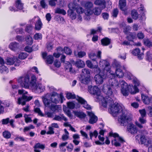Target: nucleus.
I'll use <instances>...</instances> for the list:
<instances>
[{
  "instance_id": "nucleus-42",
  "label": "nucleus",
  "mask_w": 152,
  "mask_h": 152,
  "mask_svg": "<svg viewBox=\"0 0 152 152\" xmlns=\"http://www.w3.org/2000/svg\"><path fill=\"white\" fill-rule=\"evenodd\" d=\"M141 97L142 100L145 104H148L149 103L150 97L143 94H142Z\"/></svg>"
},
{
  "instance_id": "nucleus-9",
  "label": "nucleus",
  "mask_w": 152,
  "mask_h": 152,
  "mask_svg": "<svg viewBox=\"0 0 152 152\" xmlns=\"http://www.w3.org/2000/svg\"><path fill=\"white\" fill-rule=\"evenodd\" d=\"M131 121H130L125 126H126L128 124L127 126V131L129 132L132 134H133L136 133L137 132V130L136 127L134 125L130 122ZM123 126H124L125 125Z\"/></svg>"
},
{
  "instance_id": "nucleus-25",
  "label": "nucleus",
  "mask_w": 152,
  "mask_h": 152,
  "mask_svg": "<svg viewBox=\"0 0 152 152\" xmlns=\"http://www.w3.org/2000/svg\"><path fill=\"white\" fill-rule=\"evenodd\" d=\"M90 71L87 69L84 68L82 69V73L80 76L89 77H90Z\"/></svg>"
},
{
  "instance_id": "nucleus-14",
  "label": "nucleus",
  "mask_w": 152,
  "mask_h": 152,
  "mask_svg": "<svg viewBox=\"0 0 152 152\" xmlns=\"http://www.w3.org/2000/svg\"><path fill=\"white\" fill-rule=\"evenodd\" d=\"M88 114L89 117L88 122L90 124H93L96 122L98 118L92 112H88Z\"/></svg>"
},
{
  "instance_id": "nucleus-11",
  "label": "nucleus",
  "mask_w": 152,
  "mask_h": 152,
  "mask_svg": "<svg viewBox=\"0 0 152 152\" xmlns=\"http://www.w3.org/2000/svg\"><path fill=\"white\" fill-rule=\"evenodd\" d=\"M50 100L51 102L55 104L59 103L60 101L59 95L56 92H53L51 94Z\"/></svg>"
},
{
  "instance_id": "nucleus-40",
  "label": "nucleus",
  "mask_w": 152,
  "mask_h": 152,
  "mask_svg": "<svg viewBox=\"0 0 152 152\" xmlns=\"http://www.w3.org/2000/svg\"><path fill=\"white\" fill-rule=\"evenodd\" d=\"M67 13L71 18L73 20L75 19L76 17V14L71 10H68Z\"/></svg>"
},
{
  "instance_id": "nucleus-27",
  "label": "nucleus",
  "mask_w": 152,
  "mask_h": 152,
  "mask_svg": "<svg viewBox=\"0 0 152 152\" xmlns=\"http://www.w3.org/2000/svg\"><path fill=\"white\" fill-rule=\"evenodd\" d=\"M120 26L124 29L123 31L126 34H128L129 32V31L131 29V27L128 26H126L124 23H122L120 25Z\"/></svg>"
},
{
  "instance_id": "nucleus-53",
  "label": "nucleus",
  "mask_w": 152,
  "mask_h": 152,
  "mask_svg": "<svg viewBox=\"0 0 152 152\" xmlns=\"http://www.w3.org/2000/svg\"><path fill=\"white\" fill-rule=\"evenodd\" d=\"M6 64L7 65H11L14 63V58L13 59L10 58H7L6 59Z\"/></svg>"
},
{
  "instance_id": "nucleus-34",
  "label": "nucleus",
  "mask_w": 152,
  "mask_h": 152,
  "mask_svg": "<svg viewBox=\"0 0 152 152\" xmlns=\"http://www.w3.org/2000/svg\"><path fill=\"white\" fill-rule=\"evenodd\" d=\"M110 41L111 40L107 37L103 38L101 40L102 44L103 46H107L108 45L110 44Z\"/></svg>"
},
{
  "instance_id": "nucleus-13",
  "label": "nucleus",
  "mask_w": 152,
  "mask_h": 152,
  "mask_svg": "<svg viewBox=\"0 0 152 152\" xmlns=\"http://www.w3.org/2000/svg\"><path fill=\"white\" fill-rule=\"evenodd\" d=\"M119 5L120 9L124 12V14L126 15L127 14L126 11L127 8L126 7V0H119Z\"/></svg>"
},
{
  "instance_id": "nucleus-7",
  "label": "nucleus",
  "mask_w": 152,
  "mask_h": 152,
  "mask_svg": "<svg viewBox=\"0 0 152 152\" xmlns=\"http://www.w3.org/2000/svg\"><path fill=\"white\" fill-rule=\"evenodd\" d=\"M66 96L68 99L76 98L78 102L83 105V107L84 108L87 110H89L91 109V107L88 104L87 102L82 97L78 96H77L76 97L75 94H73L71 93H67L66 94Z\"/></svg>"
},
{
  "instance_id": "nucleus-6",
  "label": "nucleus",
  "mask_w": 152,
  "mask_h": 152,
  "mask_svg": "<svg viewBox=\"0 0 152 152\" xmlns=\"http://www.w3.org/2000/svg\"><path fill=\"white\" fill-rule=\"evenodd\" d=\"M30 79L28 75H25L19 77L17 81L22 87L28 88L30 86Z\"/></svg>"
},
{
  "instance_id": "nucleus-38",
  "label": "nucleus",
  "mask_w": 152,
  "mask_h": 152,
  "mask_svg": "<svg viewBox=\"0 0 152 152\" xmlns=\"http://www.w3.org/2000/svg\"><path fill=\"white\" fill-rule=\"evenodd\" d=\"M67 144V142H63L60 144L59 145V148L60 151L64 152H65L66 149L65 146Z\"/></svg>"
},
{
  "instance_id": "nucleus-3",
  "label": "nucleus",
  "mask_w": 152,
  "mask_h": 152,
  "mask_svg": "<svg viewBox=\"0 0 152 152\" xmlns=\"http://www.w3.org/2000/svg\"><path fill=\"white\" fill-rule=\"evenodd\" d=\"M133 81L135 85L132 86L129 85V87L127 84L124 81L122 80H120V84L121 86V91L123 95L128 96L129 92L132 94H134L139 92V89L137 86L139 85L140 83L138 81L135 80H134Z\"/></svg>"
},
{
  "instance_id": "nucleus-12",
  "label": "nucleus",
  "mask_w": 152,
  "mask_h": 152,
  "mask_svg": "<svg viewBox=\"0 0 152 152\" xmlns=\"http://www.w3.org/2000/svg\"><path fill=\"white\" fill-rule=\"evenodd\" d=\"M36 18L37 19V21L35 24V28L36 29L39 30H40L42 28V23L39 17H35L31 20H30V21L31 22V23L32 22V23H33L35 20V19Z\"/></svg>"
},
{
  "instance_id": "nucleus-63",
  "label": "nucleus",
  "mask_w": 152,
  "mask_h": 152,
  "mask_svg": "<svg viewBox=\"0 0 152 152\" xmlns=\"http://www.w3.org/2000/svg\"><path fill=\"white\" fill-rule=\"evenodd\" d=\"M68 107L71 109H73L75 107V104L72 102H68L67 103Z\"/></svg>"
},
{
  "instance_id": "nucleus-5",
  "label": "nucleus",
  "mask_w": 152,
  "mask_h": 152,
  "mask_svg": "<svg viewBox=\"0 0 152 152\" xmlns=\"http://www.w3.org/2000/svg\"><path fill=\"white\" fill-rule=\"evenodd\" d=\"M18 92L19 94L22 95L21 97L18 99V103L19 104L24 105L26 104V102L30 101L33 98L32 96H29L27 91L24 89H19Z\"/></svg>"
},
{
  "instance_id": "nucleus-46",
  "label": "nucleus",
  "mask_w": 152,
  "mask_h": 152,
  "mask_svg": "<svg viewBox=\"0 0 152 152\" xmlns=\"http://www.w3.org/2000/svg\"><path fill=\"white\" fill-rule=\"evenodd\" d=\"M131 15L133 19L137 20L138 18V14L136 10H133L131 12Z\"/></svg>"
},
{
  "instance_id": "nucleus-49",
  "label": "nucleus",
  "mask_w": 152,
  "mask_h": 152,
  "mask_svg": "<svg viewBox=\"0 0 152 152\" xmlns=\"http://www.w3.org/2000/svg\"><path fill=\"white\" fill-rule=\"evenodd\" d=\"M145 58L146 60L151 61L152 60V53L150 51H148L146 54Z\"/></svg>"
},
{
  "instance_id": "nucleus-56",
  "label": "nucleus",
  "mask_w": 152,
  "mask_h": 152,
  "mask_svg": "<svg viewBox=\"0 0 152 152\" xmlns=\"http://www.w3.org/2000/svg\"><path fill=\"white\" fill-rule=\"evenodd\" d=\"M34 110L35 112L38 113V115L41 116H44L45 115L43 114L40 109L38 107L34 108Z\"/></svg>"
},
{
  "instance_id": "nucleus-22",
  "label": "nucleus",
  "mask_w": 152,
  "mask_h": 152,
  "mask_svg": "<svg viewBox=\"0 0 152 152\" xmlns=\"http://www.w3.org/2000/svg\"><path fill=\"white\" fill-rule=\"evenodd\" d=\"M101 52L100 51H98L97 55L96 56L95 53H91L89 54V58L93 61H96V58H101Z\"/></svg>"
},
{
  "instance_id": "nucleus-61",
  "label": "nucleus",
  "mask_w": 152,
  "mask_h": 152,
  "mask_svg": "<svg viewBox=\"0 0 152 152\" xmlns=\"http://www.w3.org/2000/svg\"><path fill=\"white\" fill-rule=\"evenodd\" d=\"M118 13V10L117 8L114 9L113 11L112 16L115 18H116Z\"/></svg>"
},
{
  "instance_id": "nucleus-8",
  "label": "nucleus",
  "mask_w": 152,
  "mask_h": 152,
  "mask_svg": "<svg viewBox=\"0 0 152 152\" xmlns=\"http://www.w3.org/2000/svg\"><path fill=\"white\" fill-rule=\"evenodd\" d=\"M31 88L33 91L39 93L43 92L45 90V86L41 83L36 84Z\"/></svg>"
},
{
  "instance_id": "nucleus-10",
  "label": "nucleus",
  "mask_w": 152,
  "mask_h": 152,
  "mask_svg": "<svg viewBox=\"0 0 152 152\" xmlns=\"http://www.w3.org/2000/svg\"><path fill=\"white\" fill-rule=\"evenodd\" d=\"M105 77V75L104 74L102 75L101 73H100L99 74L95 75L94 79L97 84H101L103 82Z\"/></svg>"
},
{
  "instance_id": "nucleus-64",
  "label": "nucleus",
  "mask_w": 152,
  "mask_h": 152,
  "mask_svg": "<svg viewBox=\"0 0 152 152\" xmlns=\"http://www.w3.org/2000/svg\"><path fill=\"white\" fill-rule=\"evenodd\" d=\"M76 5L74 3H70L69 5V10H75L76 8Z\"/></svg>"
},
{
  "instance_id": "nucleus-15",
  "label": "nucleus",
  "mask_w": 152,
  "mask_h": 152,
  "mask_svg": "<svg viewBox=\"0 0 152 152\" xmlns=\"http://www.w3.org/2000/svg\"><path fill=\"white\" fill-rule=\"evenodd\" d=\"M136 141L139 143L141 144H145L146 143L147 139L144 135L142 134H138L135 136Z\"/></svg>"
},
{
  "instance_id": "nucleus-47",
  "label": "nucleus",
  "mask_w": 152,
  "mask_h": 152,
  "mask_svg": "<svg viewBox=\"0 0 152 152\" xmlns=\"http://www.w3.org/2000/svg\"><path fill=\"white\" fill-rule=\"evenodd\" d=\"M55 13H56L62 14L64 15L66 13V11L64 10L59 8H57L55 10Z\"/></svg>"
},
{
  "instance_id": "nucleus-24",
  "label": "nucleus",
  "mask_w": 152,
  "mask_h": 152,
  "mask_svg": "<svg viewBox=\"0 0 152 152\" xmlns=\"http://www.w3.org/2000/svg\"><path fill=\"white\" fill-rule=\"evenodd\" d=\"M94 3L96 5L100 6L102 9H103L105 7L106 2L104 0H96Z\"/></svg>"
},
{
  "instance_id": "nucleus-57",
  "label": "nucleus",
  "mask_w": 152,
  "mask_h": 152,
  "mask_svg": "<svg viewBox=\"0 0 152 152\" xmlns=\"http://www.w3.org/2000/svg\"><path fill=\"white\" fill-rule=\"evenodd\" d=\"M63 52H64L65 53L68 55H71L72 53L70 48L67 47H64Z\"/></svg>"
},
{
  "instance_id": "nucleus-17",
  "label": "nucleus",
  "mask_w": 152,
  "mask_h": 152,
  "mask_svg": "<svg viewBox=\"0 0 152 152\" xmlns=\"http://www.w3.org/2000/svg\"><path fill=\"white\" fill-rule=\"evenodd\" d=\"M131 53L134 56H137L139 59H142L144 57V54L141 53L140 50L139 48H136L132 51Z\"/></svg>"
},
{
  "instance_id": "nucleus-30",
  "label": "nucleus",
  "mask_w": 152,
  "mask_h": 152,
  "mask_svg": "<svg viewBox=\"0 0 152 152\" xmlns=\"http://www.w3.org/2000/svg\"><path fill=\"white\" fill-rule=\"evenodd\" d=\"M65 68L66 70H69V72L71 73H74L75 70L72 69V65L70 62H67L65 64Z\"/></svg>"
},
{
  "instance_id": "nucleus-58",
  "label": "nucleus",
  "mask_w": 152,
  "mask_h": 152,
  "mask_svg": "<svg viewBox=\"0 0 152 152\" xmlns=\"http://www.w3.org/2000/svg\"><path fill=\"white\" fill-rule=\"evenodd\" d=\"M42 99L43 101L44 104L47 107L49 105V101L48 99L43 97L42 98Z\"/></svg>"
},
{
  "instance_id": "nucleus-21",
  "label": "nucleus",
  "mask_w": 152,
  "mask_h": 152,
  "mask_svg": "<svg viewBox=\"0 0 152 152\" xmlns=\"http://www.w3.org/2000/svg\"><path fill=\"white\" fill-rule=\"evenodd\" d=\"M144 117H140L139 118V122H136V125L140 129L143 128V125L146 122V120L143 118Z\"/></svg>"
},
{
  "instance_id": "nucleus-39",
  "label": "nucleus",
  "mask_w": 152,
  "mask_h": 152,
  "mask_svg": "<svg viewBox=\"0 0 152 152\" xmlns=\"http://www.w3.org/2000/svg\"><path fill=\"white\" fill-rule=\"evenodd\" d=\"M74 114L75 115L81 119L84 118L86 116V115L82 112H75Z\"/></svg>"
},
{
  "instance_id": "nucleus-60",
  "label": "nucleus",
  "mask_w": 152,
  "mask_h": 152,
  "mask_svg": "<svg viewBox=\"0 0 152 152\" xmlns=\"http://www.w3.org/2000/svg\"><path fill=\"white\" fill-rule=\"evenodd\" d=\"M42 35L40 33H36L34 36V38L36 40L41 39L42 38Z\"/></svg>"
},
{
  "instance_id": "nucleus-19",
  "label": "nucleus",
  "mask_w": 152,
  "mask_h": 152,
  "mask_svg": "<svg viewBox=\"0 0 152 152\" xmlns=\"http://www.w3.org/2000/svg\"><path fill=\"white\" fill-rule=\"evenodd\" d=\"M81 5L84 7L85 9H92L93 4L91 2L83 1L81 3Z\"/></svg>"
},
{
  "instance_id": "nucleus-23",
  "label": "nucleus",
  "mask_w": 152,
  "mask_h": 152,
  "mask_svg": "<svg viewBox=\"0 0 152 152\" xmlns=\"http://www.w3.org/2000/svg\"><path fill=\"white\" fill-rule=\"evenodd\" d=\"M53 119L55 120L58 121H61L62 120H64V121H66L67 119L64 115L63 114H60L55 115Z\"/></svg>"
},
{
  "instance_id": "nucleus-16",
  "label": "nucleus",
  "mask_w": 152,
  "mask_h": 152,
  "mask_svg": "<svg viewBox=\"0 0 152 152\" xmlns=\"http://www.w3.org/2000/svg\"><path fill=\"white\" fill-rule=\"evenodd\" d=\"M85 15L83 17L84 19L86 21H89L90 20L91 15L93 14V10L91 9H85Z\"/></svg>"
},
{
  "instance_id": "nucleus-31",
  "label": "nucleus",
  "mask_w": 152,
  "mask_h": 152,
  "mask_svg": "<svg viewBox=\"0 0 152 152\" xmlns=\"http://www.w3.org/2000/svg\"><path fill=\"white\" fill-rule=\"evenodd\" d=\"M34 151L35 152H40V151L38 150L37 148H39L43 150L45 148V145L43 144H41L39 143H37L35 144L34 146Z\"/></svg>"
},
{
  "instance_id": "nucleus-29",
  "label": "nucleus",
  "mask_w": 152,
  "mask_h": 152,
  "mask_svg": "<svg viewBox=\"0 0 152 152\" xmlns=\"http://www.w3.org/2000/svg\"><path fill=\"white\" fill-rule=\"evenodd\" d=\"M19 47V44L15 42H11L9 45V48L12 50L14 51L18 49Z\"/></svg>"
},
{
  "instance_id": "nucleus-45",
  "label": "nucleus",
  "mask_w": 152,
  "mask_h": 152,
  "mask_svg": "<svg viewBox=\"0 0 152 152\" xmlns=\"http://www.w3.org/2000/svg\"><path fill=\"white\" fill-rule=\"evenodd\" d=\"M8 70L7 68L4 65L0 66V72L1 73H7Z\"/></svg>"
},
{
  "instance_id": "nucleus-20",
  "label": "nucleus",
  "mask_w": 152,
  "mask_h": 152,
  "mask_svg": "<svg viewBox=\"0 0 152 152\" xmlns=\"http://www.w3.org/2000/svg\"><path fill=\"white\" fill-rule=\"evenodd\" d=\"M118 141H117L116 139H115L114 140L112 141L111 143L115 146L118 147L120 146H121V143H123L125 142L124 140L120 137L118 138Z\"/></svg>"
},
{
  "instance_id": "nucleus-50",
  "label": "nucleus",
  "mask_w": 152,
  "mask_h": 152,
  "mask_svg": "<svg viewBox=\"0 0 152 152\" xmlns=\"http://www.w3.org/2000/svg\"><path fill=\"white\" fill-rule=\"evenodd\" d=\"M3 136L6 139H9L11 136L10 132L8 131H5L3 132Z\"/></svg>"
},
{
  "instance_id": "nucleus-41",
  "label": "nucleus",
  "mask_w": 152,
  "mask_h": 152,
  "mask_svg": "<svg viewBox=\"0 0 152 152\" xmlns=\"http://www.w3.org/2000/svg\"><path fill=\"white\" fill-rule=\"evenodd\" d=\"M74 53L75 56H77L80 58H81L86 55V53L84 51H81L77 52L75 51Z\"/></svg>"
},
{
  "instance_id": "nucleus-32",
  "label": "nucleus",
  "mask_w": 152,
  "mask_h": 152,
  "mask_svg": "<svg viewBox=\"0 0 152 152\" xmlns=\"http://www.w3.org/2000/svg\"><path fill=\"white\" fill-rule=\"evenodd\" d=\"M50 110L53 112L58 111L61 109L60 105L51 104L50 107Z\"/></svg>"
},
{
  "instance_id": "nucleus-52",
  "label": "nucleus",
  "mask_w": 152,
  "mask_h": 152,
  "mask_svg": "<svg viewBox=\"0 0 152 152\" xmlns=\"http://www.w3.org/2000/svg\"><path fill=\"white\" fill-rule=\"evenodd\" d=\"M26 40L27 44L29 45H31L33 42L32 38L30 36H27L26 38Z\"/></svg>"
},
{
  "instance_id": "nucleus-35",
  "label": "nucleus",
  "mask_w": 152,
  "mask_h": 152,
  "mask_svg": "<svg viewBox=\"0 0 152 152\" xmlns=\"http://www.w3.org/2000/svg\"><path fill=\"white\" fill-rule=\"evenodd\" d=\"M15 7L18 10H22L23 8V5L21 3L20 0H17L15 3Z\"/></svg>"
},
{
  "instance_id": "nucleus-51",
  "label": "nucleus",
  "mask_w": 152,
  "mask_h": 152,
  "mask_svg": "<svg viewBox=\"0 0 152 152\" xmlns=\"http://www.w3.org/2000/svg\"><path fill=\"white\" fill-rule=\"evenodd\" d=\"M28 56L27 54L26 53H21L18 56V58L21 59L26 58Z\"/></svg>"
},
{
  "instance_id": "nucleus-2",
  "label": "nucleus",
  "mask_w": 152,
  "mask_h": 152,
  "mask_svg": "<svg viewBox=\"0 0 152 152\" xmlns=\"http://www.w3.org/2000/svg\"><path fill=\"white\" fill-rule=\"evenodd\" d=\"M112 78L108 80V84H105L103 86L102 90L103 92L107 96H112L113 89H116L119 87V83L114 78L115 75L111 71L110 72Z\"/></svg>"
},
{
  "instance_id": "nucleus-59",
  "label": "nucleus",
  "mask_w": 152,
  "mask_h": 152,
  "mask_svg": "<svg viewBox=\"0 0 152 152\" xmlns=\"http://www.w3.org/2000/svg\"><path fill=\"white\" fill-rule=\"evenodd\" d=\"M86 63L87 66L88 67L91 68H93L95 67H97V65H96L95 66H94L91 62L90 61L88 60L86 61Z\"/></svg>"
},
{
  "instance_id": "nucleus-4",
  "label": "nucleus",
  "mask_w": 152,
  "mask_h": 152,
  "mask_svg": "<svg viewBox=\"0 0 152 152\" xmlns=\"http://www.w3.org/2000/svg\"><path fill=\"white\" fill-rule=\"evenodd\" d=\"M88 91L89 93L94 95V98L96 99V101L100 102L101 103L102 101H104L106 96L104 98L100 94V89L96 86H89L88 87Z\"/></svg>"
},
{
  "instance_id": "nucleus-28",
  "label": "nucleus",
  "mask_w": 152,
  "mask_h": 152,
  "mask_svg": "<svg viewBox=\"0 0 152 152\" xmlns=\"http://www.w3.org/2000/svg\"><path fill=\"white\" fill-rule=\"evenodd\" d=\"M37 81V78L34 75H32L31 77V80H30V86L32 88L33 87L35 86L36 84Z\"/></svg>"
},
{
  "instance_id": "nucleus-36",
  "label": "nucleus",
  "mask_w": 152,
  "mask_h": 152,
  "mask_svg": "<svg viewBox=\"0 0 152 152\" xmlns=\"http://www.w3.org/2000/svg\"><path fill=\"white\" fill-rule=\"evenodd\" d=\"M115 74L116 76L120 78L122 77L124 75V72L121 68L116 69Z\"/></svg>"
},
{
  "instance_id": "nucleus-26",
  "label": "nucleus",
  "mask_w": 152,
  "mask_h": 152,
  "mask_svg": "<svg viewBox=\"0 0 152 152\" xmlns=\"http://www.w3.org/2000/svg\"><path fill=\"white\" fill-rule=\"evenodd\" d=\"M79 80L82 83L86 84L89 83L90 79L89 77L80 76L79 77Z\"/></svg>"
},
{
  "instance_id": "nucleus-44",
  "label": "nucleus",
  "mask_w": 152,
  "mask_h": 152,
  "mask_svg": "<svg viewBox=\"0 0 152 152\" xmlns=\"http://www.w3.org/2000/svg\"><path fill=\"white\" fill-rule=\"evenodd\" d=\"M112 64L114 67H116V69L121 68V63L116 60H114Z\"/></svg>"
},
{
  "instance_id": "nucleus-37",
  "label": "nucleus",
  "mask_w": 152,
  "mask_h": 152,
  "mask_svg": "<svg viewBox=\"0 0 152 152\" xmlns=\"http://www.w3.org/2000/svg\"><path fill=\"white\" fill-rule=\"evenodd\" d=\"M75 65L79 68H83L85 66L84 62L80 59H79L76 62Z\"/></svg>"
},
{
  "instance_id": "nucleus-55",
  "label": "nucleus",
  "mask_w": 152,
  "mask_h": 152,
  "mask_svg": "<svg viewBox=\"0 0 152 152\" xmlns=\"http://www.w3.org/2000/svg\"><path fill=\"white\" fill-rule=\"evenodd\" d=\"M135 33H130L129 34V35L127 36V38L129 41H132V39L135 38Z\"/></svg>"
},
{
  "instance_id": "nucleus-18",
  "label": "nucleus",
  "mask_w": 152,
  "mask_h": 152,
  "mask_svg": "<svg viewBox=\"0 0 152 152\" xmlns=\"http://www.w3.org/2000/svg\"><path fill=\"white\" fill-rule=\"evenodd\" d=\"M47 53L45 52L42 53V56L43 58L46 59L47 63L48 64H52L53 61V58L52 56L49 55L47 56Z\"/></svg>"
},
{
  "instance_id": "nucleus-43",
  "label": "nucleus",
  "mask_w": 152,
  "mask_h": 152,
  "mask_svg": "<svg viewBox=\"0 0 152 152\" xmlns=\"http://www.w3.org/2000/svg\"><path fill=\"white\" fill-rule=\"evenodd\" d=\"M102 10L101 8L95 7L93 10V13H94L95 15H98L101 13Z\"/></svg>"
},
{
  "instance_id": "nucleus-33",
  "label": "nucleus",
  "mask_w": 152,
  "mask_h": 152,
  "mask_svg": "<svg viewBox=\"0 0 152 152\" xmlns=\"http://www.w3.org/2000/svg\"><path fill=\"white\" fill-rule=\"evenodd\" d=\"M99 65L102 68L104 69H106L107 67H109L110 65H109L108 63L105 60H102L99 62Z\"/></svg>"
},
{
  "instance_id": "nucleus-54",
  "label": "nucleus",
  "mask_w": 152,
  "mask_h": 152,
  "mask_svg": "<svg viewBox=\"0 0 152 152\" xmlns=\"http://www.w3.org/2000/svg\"><path fill=\"white\" fill-rule=\"evenodd\" d=\"M76 10L77 13L81 14L84 12L85 10H84V9L81 7L80 6H77L76 8Z\"/></svg>"
},
{
  "instance_id": "nucleus-62",
  "label": "nucleus",
  "mask_w": 152,
  "mask_h": 152,
  "mask_svg": "<svg viewBox=\"0 0 152 152\" xmlns=\"http://www.w3.org/2000/svg\"><path fill=\"white\" fill-rule=\"evenodd\" d=\"M98 133L97 131L95 130L93 132H90V138L92 139V137L94 136L95 138H96L98 135Z\"/></svg>"
},
{
  "instance_id": "nucleus-48",
  "label": "nucleus",
  "mask_w": 152,
  "mask_h": 152,
  "mask_svg": "<svg viewBox=\"0 0 152 152\" xmlns=\"http://www.w3.org/2000/svg\"><path fill=\"white\" fill-rule=\"evenodd\" d=\"M144 44L148 47H152V41L149 39H145L144 40Z\"/></svg>"
},
{
  "instance_id": "nucleus-1",
  "label": "nucleus",
  "mask_w": 152,
  "mask_h": 152,
  "mask_svg": "<svg viewBox=\"0 0 152 152\" xmlns=\"http://www.w3.org/2000/svg\"><path fill=\"white\" fill-rule=\"evenodd\" d=\"M113 96H106L104 101L102 103V105L104 107H107V105L110 106V113L114 116H117L119 113H121L118 118V121L121 125H126L131 121L130 118L127 115L126 111L123 110L121 107L118 103L115 102L113 101Z\"/></svg>"
}]
</instances>
